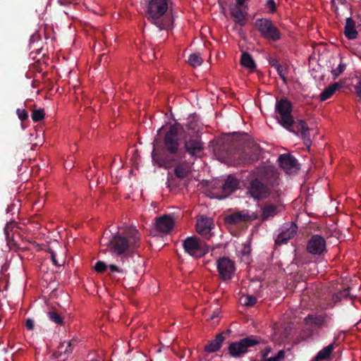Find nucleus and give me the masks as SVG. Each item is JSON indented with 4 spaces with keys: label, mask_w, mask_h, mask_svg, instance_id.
Here are the masks:
<instances>
[{
    "label": "nucleus",
    "mask_w": 361,
    "mask_h": 361,
    "mask_svg": "<svg viewBox=\"0 0 361 361\" xmlns=\"http://www.w3.org/2000/svg\"><path fill=\"white\" fill-rule=\"evenodd\" d=\"M182 128L179 123L171 125L162 138L155 137L152 152V161L159 167L173 169V174H168L166 184L169 188L187 186L188 178L192 172V164L183 160L185 151L181 148L178 132Z\"/></svg>",
    "instance_id": "nucleus-1"
},
{
    "label": "nucleus",
    "mask_w": 361,
    "mask_h": 361,
    "mask_svg": "<svg viewBox=\"0 0 361 361\" xmlns=\"http://www.w3.org/2000/svg\"><path fill=\"white\" fill-rule=\"evenodd\" d=\"M172 6V0H146L147 20L160 31L171 30L174 22Z\"/></svg>",
    "instance_id": "nucleus-2"
},
{
    "label": "nucleus",
    "mask_w": 361,
    "mask_h": 361,
    "mask_svg": "<svg viewBox=\"0 0 361 361\" xmlns=\"http://www.w3.org/2000/svg\"><path fill=\"white\" fill-rule=\"evenodd\" d=\"M293 104L287 98L276 99L275 104L276 118L283 128L296 134L300 133L306 146L311 144L310 128L303 120L295 121L291 114Z\"/></svg>",
    "instance_id": "nucleus-3"
},
{
    "label": "nucleus",
    "mask_w": 361,
    "mask_h": 361,
    "mask_svg": "<svg viewBox=\"0 0 361 361\" xmlns=\"http://www.w3.org/2000/svg\"><path fill=\"white\" fill-rule=\"evenodd\" d=\"M140 243V234L135 226H128L123 233L115 234L109 242V250L117 255L133 252Z\"/></svg>",
    "instance_id": "nucleus-4"
},
{
    "label": "nucleus",
    "mask_w": 361,
    "mask_h": 361,
    "mask_svg": "<svg viewBox=\"0 0 361 361\" xmlns=\"http://www.w3.org/2000/svg\"><path fill=\"white\" fill-rule=\"evenodd\" d=\"M255 27L260 36L266 40L278 42L282 37V33L274 22L265 18H258L255 22Z\"/></svg>",
    "instance_id": "nucleus-5"
},
{
    "label": "nucleus",
    "mask_w": 361,
    "mask_h": 361,
    "mask_svg": "<svg viewBox=\"0 0 361 361\" xmlns=\"http://www.w3.org/2000/svg\"><path fill=\"white\" fill-rule=\"evenodd\" d=\"M262 340L254 335L232 342L228 347V353L232 357H240L248 352L250 348L259 345Z\"/></svg>",
    "instance_id": "nucleus-6"
},
{
    "label": "nucleus",
    "mask_w": 361,
    "mask_h": 361,
    "mask_svg": "<svg viewBox=\"0 0 361 361\" xmlns=\"http://www.w3.org/2000/svg\"><path fill=\"white\" fill-rule=\"evenodd\" d=\"M261 152L260 146L252 139H248L245 142L243 153L238 159L239 164H248L259 159Z\"/></svg>",
    "instance_id": "nucleus-7"
},
{
    "label": "nucleus",
    "mask_w": 361,
    "mask_h": 361,
    "mask_svg": "<svg viewBox=\"0 0 361 361\" xmlns=\"http://www.w3.org/2000/svg\"><path fill=\"white\" fill-rule=\"evenodd\" d=\"M270 193L271 188L257 178L252 179L247 187V194L257 202L267 199Z\"/></svg>",
    "instance_id": "nucleus-8"
},
{
    "label": "nucleus",
    "mask_w": 361,
    "mask_h": 361,
    "mask_svg": "<svg viewBox=\"0 0 361 361\" xmlns=\"http://www.w3.org/2000/svg\"><path fill=\"white\" fill-rule=\"evenodd\" d=\"M192 157H200L204 151V143L198 135H193L189 137H185L184 147H181Z\"/></svg>",
    "instance_id": "nucleus-9"
},
{
    "label": "nucleus",
    "mask_w": 361,
    "mask_h": 361,
    "mask_svg": "<svg viewBox=\"0 0 361 361\" xmlns=\"http://www.w3.org/2000/svg\"><path fill=\"white\" fill-rule=\"evenodd\" d=\"M183 246L186 253L195 258H200L207 252V250L196 237H188L183 240Z\"/></svg>",
    "instance_id": "nucleus-10"
},
{
    "label": "nucleus",
    "mask_w": 361,
    "mask_h": 361,
    "mask_svg": "<svg viewBox=\"0 0 361 361\" xmlns=\"http://www.w3.org/2000/svg\"><path fill=\"white\" fill-rule=\"evenodd\" d=\"M331 317L326 313L322 314H309L304 319L305 326L321 329L323 327H328L329 323L331 322Z\"/></svg>",
    "instance_id": "nucleus-11"
},
{
    "label": "nucleus",
    "mask_w": 361,
    "mask_h": 361,
    "mask_svg": "<svg viewBox=\"0 0 361 361\" xmlns=\"http://www.w3.org/2000/svg\"><path fill=\"white\" fill-rule=\"evenodd\" d=\"M216 267L221 279L224 281L231 279L235 272L234 262L228 257H223L216 262Z\"/></svg>",
    "instance_id": "nucleus-12"
},
{
    "label": "nucleus",
    "mask_w": 361,
    "mask_h": 361,
    "mask_svg": "<svg viewBox=\"0 0 361 361\" xmlns=\"http://www.w3.org/2000/svg\"><path fill=\"white\" fill-rule=\"evenodd\" d=\"M76 345L77 341L75 340L61 342L57 347V350L54 353L53 356L58 361H66L71 357Z\"/></svg>",
    "instance_id": "nucleus-13"
},
{
    "label": "nucleus",
    "mask_w": 361,
    "mask_h": 361,
    "mask_svg": "<svg viewBox=\"0 0 361 361\" xmlns=\"http://www.w3.org/2000/svg\"><path fill=\"white\" fill-rule=\"evenodd\" d=\"M326 240L320 235L311 236L307 244V251L312 255H322L326 251Z\"/></svg>",
    "instance_id": "nucleus-14"
},
{
    "label": "nucleus",
    "mask_w": 361,
    "mask_h": 361,
    "mask_svg": "<svg viewBox=\"0 0 361 361\" xmlns=\"http://www.w3.org/2000/svg\"><path fill=\"white\" fill-rule=\"evenodd\" d=\"M279 166L287 173H290L300 169L298 160L290 154H283L279 157Z\"/></svg>",
    "instance_id": "nucleus-15"
},
{
    "label": "nucleus",
    "mask_w": 361,
    "mask_h": 361,
    "mask_svg": "<svg viewBox=\"0 0 361 361\" xmlns=\"http://www.w3.org/2000/svg\"><path fill=\"white\" fill-rule=\"evenodd\" d=\"M297 231L298 226L295 224L288 223L284 224L276 239V243L278 245L286 243L288 240L293 238L295 235Z\"/></svg>",
    "instance_id": "nucleus-16"
},
{
    "label": "nucleus",
    "mask_w": 361,
    "mask_h": 361,
    "mask_svg": "<svg viewBox=\"0 0 361 361\" xmlns=\"http://www.w3.org/2000/svg\"><path fill=\"white\" fill-rule=\"evenodd\" d=\"M239 188L240 180L233 176L229 175L222 185L221 194L219 198H226Z\"/></svg>",
    "instance_id": "nucleus-17"
},
{
    "label": "nucleus",
    "mask_w": 361,
    "mask_h": 361,
    "mask_svg": "<svg viewBox=\"0 0 361 361\" xmlns=\"http://www.w3.org/2000/svg\"><path fill=\"white\" fill-rule=\"evenodd\" d=\"M256 219L249 215L247 211L243 210L233 214H228L225 216V223L228 225H236L242 222L250 221Z\"/></svg>",
    "instance_id": "nucleus-18"
},
{
    "label": "nucleus",
    "mask_w": 361,
    "mask_h": 361,
    "mask_svg": "<svg viewBox=\"0 0 361 361\" xmlns=\"http://www.w3.org/2000/svg\"><path fill=\"white\" fill-rule=\"evenodd\" d=\"M154 221L156 229L161 233H167L170 232L174 226L173 219L168 214L157 217Z\"/></svg>",
    "instance_id": "nucleus-19"
},
{
    "label": "nucleus",
    "mask_w": 361,
    "mask_h": 361,
    "mask_svg": "<svg viewBox=\"0 0 361 361\" xmlns=\"http://www.w3.org/2000/svg\"><path fill=\"white\" fill-rule=\"evenodd\" d=\"M257 178L262 180L269 188L279 184L278 173L271 167L264 168Z\"/></svg>",
    "instance_id": "nucleus-20"
},
{
    "label": "nucleus",
    "mask_w": 361,
    "mask_h": 361,
    "mask_svg": "<svg viewBox=\"0 0 361 361\" xmlns=\"http://www.w3.org/2000/svg\"><path fill=\"white\" fill-rule=\"evenodd\" d=\"M212 228V222L211 219L206 216H201L197 221L196 231L197 232L205 237L209 235Z\"/></svg>",
    "instance_id": "nucleus-21"
},
{
    "label": "nucleus",
    "mask_w": 361,
    "mask_h": 361,
    "mask_svg": "<svg viewBox=\"0 0 361 361\" xmlns=\"http://www.w3.org/2000/svg\"><path fill=\"white\" fill-rule=\"evenodd\" d=\"M225 340L223 333L217 334L214 339L210 341L207 345H205L204 350L207 353H215L218 351Z\"/></svg>",
    "instance_id": "nucleus-22"
},
{
    "label": "nucleus",
    "mask_w": 361,
    "mask_h": 361,
    "mask_svg": "<svg viewBox=\"0 0 361 361\" xmlns=\"http://www.w3.org/2000/svg\"><path fill=\"white\" fill-rule=\"evenodd\" d=\"M345 36L349 39H355L358 35L356 30L355 22L351 18H347L344 27Z\"/></svg>",
    "instance_id": "nucleus-23"
},
{
    "label": "nucleus",
    "mask_w": 361,
    "mask_h": 361,
    "mask_svg": "<svg viewBox=\"0 0 361 361\" xmlns=\"http://www.w3.org/2000/svg\"><path fill=\"white\" fill-rule=\"evenodd\" d=\"M242 6H238L237 4L233 7L231 8V15L233 18L235 23L240 26L245 25V14L242 11Z\"/></svg>",
    "instance_id": "nucleus-24"
},
{
    "label": "nucleus",
    "mask_w": 361,
    "mask_h": 361,
    "mask_svg": "<svg viewBox=\"0 0 361 361\" xmlns=\"http://www.w3.org/2000/svg\"><path fill=\"white\" fill-rule=\"evenodd\" d=\"M277 214V207L271 203L266 202L262 209L261 219L263 221H267L269 218L274 217Z\"/></svg>",
    "instance_id": "nucleus-25"
},
{
    "label": "nucleus",
    "mask_w": 361,
    "mask_h": 361,
    "mask_svg": "<svg viewBox=\"0 0 361 361\" xmlns=\"http://www.w3.org/2000/svg\"><path fill=\"white\" fill-rule=\"evenodd\" d=\"M334 349V343L324 347V348H322L321 350H319L318 352V353L314 358V361H322V360H326L327 358L329 357V356L331 354Z\"/></svg>",
    "instance_id": "nucleus-26"
},
{
    "label": "nucleus",
    "mask_w": 361,
    "mask_h": 361,
    "mask_svg": "<svg viewBox=\"0 0 361 361\" xmlns=\"http://www.w3.org/2000/svg\"><path fill=\"white\" fill-rule=\"evenodd\" d=\"M240 64L248 69H250L251 71H253L256 68V64L254 61L253 59L247 52H243L241 55L240 58Z\"/></svg>",
    "instance_id": "nucleus-27"
},
{
    "label": "nucleus",
    "mask_w": 361,
    "mask_h": 361,
    "mask_svg": "<svg viewBox=\"0 0 361 361\" xmlns=\"http://www.w3.org/2000/svg\"><path fill=\"white\" fill-rule=\"evenodd\" d=\"M341 87V85L338 82H335L329 87H326L319 96L320 101H325L329 99L334 92Z\"/></svg>",
    "instance_id": "nucleus-28"
},
{
    "label": "nucleus",
    "mask_w": 361,
    "mask_h": 361,
    "mask_svg": "<svg viewBox=\"0 0 361 361\" xmlns=\"http://www.w3.org/2000/svg\"><path fill=\"white\" fill-rule=\"evenodd\" d=\"M48 318L53 322L59 325H63V317L56 311H49L47 313Z\"/></svg>",
    "instance_id": "nucleus-29"
},
{
    "label": "nucleus",
    "mask_w": 361,
    "mask_h": 361,
    "mask_svg": "<svg viewBox=\"0 0 361 361\" xmlns=\"http://www.w3.org/2000/svg\"><path fill=\"white\" fill-rule=\"evenodd\" d=\"M188 61L190 66L192 67H196L200 66L202 63L203 59L199 54H192L189 56Z\"/></svg>",
    "instance_id": "nucleus-30"
},
{
    "label": "nucleus",
    "mask_w": 361,
    "mask_h": 361,
    "mask_svg": "<svg viewBox=\"0 0 361 361\" xmlns=\"http://www.w3.org/2000/svg\"><path fill=\"white\" fill-rule=\"evenodd\" d=\"M350 290V288H347L343 289V290H341V291L335 293L333 295V299L334 300V301L338 302V301H341L343 299H346V298H349Z\"/></svg>",
    "instance_id": "nucleus-31"
},
{
    "label": "nucleus",
    "mask_w": 361,
    "mask_h": 361,
    "mask_svg": "<svg viewBox=\"0 0 361 361\" xmlns=\"http://www.w3.org/2000/svg\"><path fill=\"white\" fill-rule=\"evenodd\" d=\"M45 114L43 109H35L32 111L31 117L34 122L41 121L44 118Z\"/></svg>",
    "instance_id": "nucleus-32"
},
{
    "label": "nucleus",
    "mask_w": 361,
    "mask_h": 361,
    "mask_svg": "<svg viewBox=\"0 0 361 361\" xmlns=\"http://www.w3.org/2000/svg\"><path fill=\"white\" fill-rule=\"evenodd\" d=\"M264 6L269 13H274L277 10V6L274 0H266Z\"/></svg>",
    "instance_id": "nucleus-33"
},
{
    "label": "nucleus",
    "mask_w": 361,
    "mask_h": 361,
    "mask_svg": "<svg viewBox=\"0 0 361 361\" xmlns=\"http://www.w3.org/2000/svg\"><path fill=\"white\" fill-rule=\"evenodd\" d=\"M346 66L345 63L341 62L336 68L333 69L331 71V73L334 76V78L336 79L338 75H340L341 73L344 72L345 70Z\"/></svg>",
    "instance_id": "nucleus-34"
},
{
    "label": "nucleus",
    "mask_w": 361,
    "mask_h": 361,
    "mask_svg": "<svg viewBox=\"0 0 361 361\" xmlns=\"http://www.w3.org/2000/svg\"><path fill=\"white\" fill-rule=\"evenodd\" d=\"M285 357V353L283 350H279L276 355L269 358H264L260 361H282Z\"/></svg>",
    "instance_id": "nucleus-35"
},
{
    "label": "nucleus",
    "mask_w": 361,
    "mask_h": 361,
    "mask_svg": "<svg viewBox=\"0 0 361 361\" xmlns=\"http://www.w3.org/2000/svg\"><path fill=\"white\" fill-rule=\"evenodd\" d=\"M256 302L257 298L253 295H247L244 298L243 305L245 306L252 307L256 304Z\"/></svg>",
    "instance_id": "nucleus-36"
},
{
    "label": "nucleus",
    "mask_w": 361,
    "mask_h": 361,
    "mask_svg": "<svg viewBox=\"0 0 361 361\" xmlns=\"http://www.w3.org/2000/svg\"><path fill=\"white\" fill-rule=\"evenodd\" d=\"M107 268L106 264L102 261H98L94 265V270L97 273H103Z\"/></svg>",
    "instance_id": "nucleus-37"
},
{
    "label": "nucleus",
    "mask_w": 361,
    "mask_h": 361,
    "mask_svg": "<svg viewBox=\"0 0 361 361\" xmlns=\"http://www.w3.org/2000/svg\"><path fill=\"white\" fill-rule=\"evenodd\" d=\"M16 114L18 116V118L21 121H24L27 120L28 118V114L25 109H17Z\"/></svg>",
    "instance_id": "nucleus-38"
},
{
    "label": "nucleus",
    "mask_w": 361,
    "mask_h": 361,
    "mask_svg": "<svg viewBox=\"0 0 361 361\" xmlns=\"http://www.w3.org/2000/svg\"><path fill=\"white\" fill-rule=\"evenodd\" d=\"M268 61H269V64L271 66V67H274V68H276V67H278L279 66H280L281 64L279 63V61L277 59L274 58V57H269L268 59Z\"/></svg>",
    "instance_id": "nucleus-39"
},
{
    "label": "nucleus",
    "mask_w": 361,
    "mask_h": 361,
    "mask_svg": "<svg viewBox=\"0 0 361 361\" xmlns=\"http://www.w3.org/2000/svg\"><path fill=\"white\" fill-rule=\"evenodd\" d=\"M355 89L357 96L361 97V75L357 78V82L355 85Z\"/></svg>",
    "instance_id": "nucleus-40"
},
{
    "label": "nucleus",
    "mask_w": 361,
    "mask_h": 361,
    "mask_svg": "<svg viewBox=\"0 0 361 361\" xmlns=\"http://www.w3.org/2000/svg\"><path fill=\"white\" fill-rule=\"evenodd\" d=\"M251 252V247L249 243L243 244V247L242 249V253L243 255H249Z\"/></svg>",
    "instance_id": "nucleus-41"
},
{
    "label": "nucleus",
    "mask_w": 361,
    "mask_h": 361,
    "mask_svg": "<svg viewBox=\"0 0 361 361\" xmlns=\"http://www.w3.org/2000/svg\"><path fill=\"white\" fill-rule=\"evenodd\" d=\"M49 253L51 255V261L53 262V264L55 265V266H61V264H59V262H58V260L56 259V253L53 250H50L49 251Z\"/></svg>",
    "instance_id": "nucleus-42"
},
{
    "label": "nucleus",
    "mask_w": 361,
    "mask_h": 361,
    "mask_svg": "<svg viewBox=\"0 0 361 361\" xmlns=\"http://www.w3.org/2000/svg\"><path fill=\"white\" fill-rule=\"evenodd\" d=\"M25 326L28 330H32L34 329V321L33 319L28 318L26 319Z\"/></svg>",
    "instance_id": "nucleus-43"
},
{
    "label": "nucleus",
    "mask_w": 361,
    "mask_h": 361,
    "mask_svg": "<svg viewBox=\"0 0 361 361\" xmlns=\"http://www.w3.org/2000/svg\"><path fill=\"white\" fill-rule=\"evenodd\" d=\"M109 269L111 272H118V273H123V269H120L118 267L114 264H111L109 266Z\"/></svg>",
    "instance_id": "nucleus-44"
},
{
    "label": "nucleus",
    "mask_w": 361,
    "mask_h": 361,
    "mask_svg": "<svg viewBox=\"0 0 361 361\" xmlns=\"http://www.w3.org/2000/svg\"><path fill=\"white\" fill-rule=\"evenodd\" d=\"M277 71V73L279 74V75H280L281 74H286V67L280 65L278 67H276L275 68Z\"/></svg>",
    "instance_id": "nucleus-45"
},
{
    "label": "nucleus",
    "mask_w": 361,
    "mask_h": 361,
    "mask_svg": "<svg viewBox=\"0 0 361 361\" xmlns=\"http://www.w3.org/2000/svg\"><path fill=\"white\" fill-rule=\"evenodd\" d=\"M271 352V348H266L262 352V355H261V360H264V358H268L267 357V355L269 354V353Z\"/></svg>",
    "instance_id": "nucleus-46"
},
{
    "label": "nucleus",
    "mask_w": 361,
    "mask_h": 361,
    "mask_svg": "<svg viewBox=\"0 0 361 361\" xmlns=\"http://www.w3.org/2000/svg\"><path fill=\"white\" fill-rule=\"evenodd\" d=\"M11 228V224H7L4 228V233L6 236V238L8 239L9 238V233L8 230Z\"/></svg>",
    "instance_id": "nucleus-47"
},
{
    "label": "nucleus",
    "mask_w": 361,
    "mask_h": 361,
    "mask_svg": "<svg viewBox=\"0 0 361 361\" xmlns=\"http://www.w3.org/2000/svg\"><path fill=\"white\" fill-rule=\"evenodd\" d=\"M246 0H235L238 6H243Z\"/></svg>",
    "instance_id": "nucleus-48"
},
{
    "label": "nucleus",
    "mask_w": 361,
    "mask_h": 361,
    "mask_svg": "<svg viewBox=\"0 0 361 361\" xmlns=\"http://www.w3.org/2000/svg\"><path fill=\"white\" fill-rule=\"evenodd\" d=\"M280 78L283 80V81L284 82H287V79H286V74H281L280 75Z\"/></svg>",
    "instance_id": "nucleus-49"
},
{
    "label": "nucleus",
    "mask_w": 361,
    "mask_h": 361,
    "mask_svg": "<svg viewBox=\"0 0 361 361\" xmlns=\"http://www.w3.org/2000/svg\"><path fill=\"white\" fill-rule=\"evenodd\" d=\"M231 332V329H227L226 331H223L222 333L224 335V334H229Z\"/></svg>",
    "instance_id": "nucleus-50"
},
{
    "label": "nucleus",
    "mask_w": 361,
    "mask_h": 361,
    "mask_svg": "<svg viewBox=\"0 0 361 361\" xmlns=\"http://www.w3.org/2000/svg\"><path fill=\"white\" fill-rule=\"evenodd\" d=\"M162 130H163V128H161L159 129V130H158V134H159V135H160V134H161V132L162 131Z\"/></svg>",
    "instance_id": "nucleus-51"
}]
</instances>
